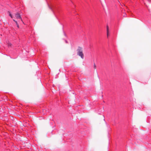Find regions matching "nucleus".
Here are the masks:
<instances>
[{"mask_svg":"<svg viewBox=\"0 0 151 151\" xmlns=\"http://www.w3.org/2000/svg\"><path fill=\"white\" fill-rule=\"evenodd\" d=\"M13 21H14V22H15V23H16V24H17V27L18 28H19V25L18 24V23H17V21H15V20H14V19H13Z\"/></svg>","mask_w":151,"mask_h":151,"instance_id":"3","label":"nucleus"},{"mask_svg":"<svg viewBox=\"0 0 151 151\" xmlns=\"http://www.w3.org/2000/svg\"><path fill=\"white\" fill-rule=\"evenodd\" d=\"M9 12V15L10 16V17L12 18V14H11L10 13V12Z\"/></svg>","mask_w":151,"mask_h":151,"instance_id":"7","label":"nucleus"},{"mask_svg":"<svg viewBox=\"0 0 151 151\" xmlns=\"http://www.w3.org/2000/svg\"><path fill=\"white\" fill-rule=\"evenodd\" d=\"M12 45V44L10 43H9L8 44V46L9 47H11Z\"/></svg>","mask_w":151,"mask_h":151,"instance_id":"5","label":"nucleus"},{"mask_svg":"<svg viewBox=\"0 0 151 151\" xmlns=\"http://www.w3.org/2000/svg\"><path fill=\"white\" fill-rule=\"evenodd\" d=\"M77 51L78 55L80 56L83 59V48L81 47H78Z\"/></svg>","mask_w":151,"mask_h":151,"instance_id":"1","label":"nucleus"},{"mask_svg":"<svg viewBox=\"0 0 151 151\" xmlns=\"http://www.w3.org/2000/svg\"><path fill=\"white\" fill-rule=\"evenodd\" d=\"M15 16L17 19H20L21 21L22 22V23L23 24H24V22H23V21L22 20L20 14H19V13L17 12L15 14Z\"/></svg>","mask_w":151,"mask_h":151,"instance_id":"2","label":"nucleus"},{"mask_svg":"<svg viewBox=\"0 0 151 151\" xmlns=\"http://www.w3.org/2000/svg\"><path fill=\"white\" fill-rule=\"evenodd\" d=\"M106 30L107 31H109V27L108 26H106Z\"/></svg>","mask_w":151,"mask_h":151,"instance_id":"6","label":"nucleus"},{"mask_svg":"<svg viewBox=\"0 0 151 151\" xmlns=\"http://www.w3.org/2000/svg\"><path fill=\"white\" fill-rule=\"evenodd\" d=\"M109 31H107V37H108L109 36Z\"/></svg>","mask_w":151,"mask_h":151,"instance_id":"4","label":"nucleus"},{"mask_svg":"<svg viewBox=\"0 0 151 151\" xmlns=\"http://www.w3.org/2000/svg\"><path fill=\"white\" fill-rule=\"evenodd\" d=\"M94 69H96V65L95 63H94Z\"/></svg>","mask_w":151,"mask_h":151,"instance_id":"8","label":"nucleus"}]
</instances>
